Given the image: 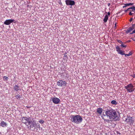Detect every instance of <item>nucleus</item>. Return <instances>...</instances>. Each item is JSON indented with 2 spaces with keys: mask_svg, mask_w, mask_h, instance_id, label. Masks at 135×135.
<instances>
[{
  "mask_svg": "<svg viewBox=\"0 0 135 135\" xmlns=\"http://www.w3.org/2000/svg\"><path fill=\"white\" fill-rule=\"evenodd\" d=\"M106 115L111 121H115L118 120V114L115 110L111 108L107 109L106 111Z\"/></svg>",
  "mask_w": 135,
  "mask_h": 135,
  "instance_id": "nucleus-1",
  "label": "nucleus"
},
{
  "mask_svg": "<svg viewBox=\"0 0 135 135\" xmlns=\"http://www.w3.org/2000/svg\"><path fill=\"white\" fill-rule=\"evenodd\" d=\"M70 117V120L77 124L80 123L83 120L82 118L79 115H71Z\"/></svg>",
  "mask_w": 135,
  "mask_h": 135,
  "instance_id": "nucleus-2",
  "label": "nucleus"
},
{
  "mask_svg": "<svg viewBox=\"0 0 135 135\" xmlns=\"http://www.w3.org/2000/svg\"><path fill=\"white\" fill-rule=\"evenodd\" d=\"M28 124L30 125V128H31L32 130L33 131L35 129L36 124L35 120L33 118H31Z\"/></svg>",
  "mask_w": 135,
  "mask_h": 135,
  "instance_id": "nucleus-3",
  "label": "nucleus"
},
{
  "mask_svg": "<svg viewBox=\"0 0 135 135\" xmlns=\"http://www.w3.org/2000/svg\"><path fill=\"white\" fill-rule=\"evenodd\" d=\"M134 86L132 84H130L127 86H125V88L127 91L130 93H131L134 90Z\"/></svg>",
  "mask_w": 135,
  "mask_h": 135,
  "instance_id": "nucleus-4",
  "label": "nucleus"
},
{
  "mask_svg": "<svg viewBox=\"0 0 135 135\" xmlns=\"http://www.w3.org/2000/svg\"><path fill=\"white\" fill-rule=\"evenodd\" d=\"M125 121L131 126L133 124L134 122L133 118L130 116H127Z\"/></svg>",
  "mask_w": 135,
  "mask_h": 135,
  "instance_id": "nucleus-5",
  "label": "nucleus"
},
{
  "mask_svg": "<svg viewBox=\"0 0 135 135\" xmlns=\"http://www.w3.org/2000/svg\"><path fill=\"white\" fill-rule=\"evenodd\" d=\"M21 121L22 123H25L26 125L28 123H29V121L31 119V118L29 117L28 118L27 117H23L21 118Z\"/></svg>",
  "mask_w": 135,
  "mask_h": 135,
  "instance_id": "nucleus-6",
  "label": "nucleus"
},
{
  "mask_svg": "<svg viewBox=\"0 0 135 135\" xmlns=\"http://www.w3.org/2000/svg\"><path fill=\"white\" fill-rule=\"evenodd\" d=\"M67 84L66 82L62 80H60L57 82V85L60 87L66 86Z\"/></svg>",
  "mask_w": 135,
  "mask_h": 135,
  "instance_id": "nucleus-7",
  "label": "nucleus"
},
{
  "mask_svg": "<svg viewBox=\"0 0 135 135\" xmlns=\"http://www.w3.org/2000/svg\"><path fill=\"white\" fill-rule=\"evenodd\" d=\"M65 2L67 6H72L75 5V2L74 1L71 0H66Z\"/></svg>",
  "mask_w": 135,
  "mask_h": 135,
  "instance_id": "nucleus-8",
  "label": "nucleus"
},
{
  "mask_svg": "<svg viewBox=\"0 0 135 135\" xmlns=\"http://www.w3.org/2000/svg\"><path fill=\"white\" fill-rule=\"evenodd\" d=\"M135 28V24H133L131 27H129L126 31V33H127L130 32L134 30Z\"/></svg>",
  "mask_w": 135,
  "mask_h": 135,
  "instance_id": "nucleus-9",
  "label": "nucleus"
},
{
  "mask_svg": "<svg viewBox=\"0 0 135 135\" xmlns=\"http://www.w3.org/2000/svg\"><path fill=\"white\" fill-rule=\"evenodd\" d=\"M14 21V19L7 20L4 22V23L6 25H8L12 23Z\"/></svg>",
  "mask_w": 135,
  "mask_h": 135,
  "instance_id": "nucleus-10",
  "label": "nucleus"
},
{
  "mask_svg": "<svg viewBox=\"0 0 135 135\" xmlns=\"http://www.w3.org/2000/svg\"><path fill=\"white\" fill-rule=\"evenodd\" d=\"M53 102L55 104H58L60 102V99L57 98H51Z\"/></svg>",
  "mask_w": 135,
  "mask_h": 135,
  "instance_id": "nucleus-11",
  "label": "nucleus"
},
{
  "mask_svg": "<svg viewBox=\"0 0 135 135\" xmlns=\"http://www.w3.org/2000/svg\"><path fill=\"white\" fill-rule=\"evenodd\" d=\"M61 76L63 78H68L69 77V74L65 72H63L61 74Z\"/></svg>",
  "mask_w": 135,
  "mask_h": 135,
  "instance_id": "nucleus-12",
  "label": "nucleus"
},
{
  "mask_svg": "<svg viewBox=\"0 0 135 135\" xmlns=\"http://www.w3.org/2000/svg\"><path fill=\"white\" fill-rule=\"evenodd\" d=\"M103 111V109L101 108H98L97 109V112L100 115L102 114Z\"/></svg>",
  "mask_w": 135,
  "mask_h": 135,
  "instance_id": "nucleus-13",
  "label": "nucleus"
},
{
  "mask_svg": "<svg viewBox=\"0 0 135 135\" xmlns=\"http://www.w3.org/2000/svg\"><path fill=\"white\" fill-rule=\"evenodd\" d=\"M20 89V87L18 85H15L13 87V89L16 91H18Z\"/></svg>",
  "mask_w": 135,
  "mask_h": 135,
  "instance_id": "nucleus-14",
  "label": "nucleus"
},
{
  "mask_svg": "<svg viewBox=\"0 0 135 135\" xmlns=\"http://www.w3.org/2000/svg\"><path fill=\"white\" fill-rule=\"evenodd\" d=\"M7 124L6 123L4 122V121H2L0 123V126L3 127H5L7 126Z\"/></svg>",
  "mask_w": 135,
  "mask_h": 135,
  "instance_id": "nucleus-15",
  "label": "nucleus"
},
{
  "mask_svg": "<svg viewBox=\"0 0 135 135\" xmlns=\"http://www.w3.org/2000/svg\"><path fill=\"white\" fill-rule=\"evenodd\" d=\"M22 95H20L19 94H17V95H16L15 96V97L16 99H17L18 100L20 99L21 98H22Z\"/></svg>",
  "mask_w": 135,
  "mask_h": 135,
  "instance_id": "nucleus-16",
  "label": "nucleus"
},
{
  "mask_svg": "<svg viewBox=\"0 0 135 135\" xmlns=\"http://www.w3.org/2000/svg\"><path fill=\"white\" fill-rule=\"evenodd\" d=\"M108 19V15H106L105 17L104 18V20H103L104 22H106L107 21Z\"/></svg>",
  "mask_w": 135,
  "mask_h": 135,
  "instance_id": "nucleus-17",
  "label": "nucleus"
},
{
  "mask_svg": "<svg viewBox=\"0 0 135 135\" xmlns=\"http://www.w3.org/2000/svg\"><path fill=\"white\" fill-rule=\"evenodd\" d=\"M111 103L113 105H116L117 104V103L116 101L113 100L111 102Z\"/></svg>",
  "mask_w": 135,
  "mask_h": 135,
  "instance_id": "nucleus-18",
  "label": "nucleus"
},
{
  "mask_svg": "<svg viewBox=\"0 0 135 135\" xmlns=\"http://www.w3.org/2000/svg\"><path fill=\"white\" fill-rule=\"evenodd\" d=\"M133 4V3H125L124 4V5H126V6L127 7V6H132Z\"/></svg>",
  "mask_w": 135,
  "mask_h": 135,
  "instance_id": "nucleus-19",
  "label": "nucleus"
},
{
  "mask_svg": "<svg viewBox=\"0 0 135 135\" xmlns=\"http://www.w3.org/2000/svg\"><path fill=\"white\" fill-rule=\"evenodd\" d=\"M101 117L102 119H104V121L106 122H109L110 121H111L110 120V119H104V117H103V116H101Z\"/></svg>",
  "mask_w": 135,
  "mask_h": 135,
  "instance_id": "nucleus-20",
  "label": "nucleus"
},
{
  "mask_svg": "<svg viewBox=\"0 0 135 135\" xmlns=\"http://www.w3.org/2000/svg\"><path fill=\"white\" fill-rule=\"evenodd\" d=\"M132 54V53L130 52L128 54H125V56H129L130 55H131Z\"/></svg>",
  "mask_w": 135,
  "mask_h": 135,
  "instance_id": "nucleus-21",
  "label": "nucleus"
},
{
  "mask_svg": "<svg viewBox=\"0 0 135 135\" xmlns=\"http://www.w3.org/2000/svg\"><path fill=\"white\" fill-rule=\"evenodd\" d=\"M3 78L4 80H7L8 79V78L7 76H4L3 77Z\"/></svg>",
  "mask_w": 135,
  "mask_h": 135,
  "instance_id": "nucleus-22",
  "label": "nucleus"
},
{
  "mask_svg": "<svg viewBox=\"0 0 135 135\" xmlns=\"http://www.w3.org/2000/svg\"><path fill=\"white\" fill-rule=\"evenodd\" d=\"M39 122L41 124H43L44 123V121L42 120V119H40L39 120Z\"/></svg>",
  "mask_w": 135,
  "mask_h": 135,
  "instance_id": "nucleus-23",
  "label": "nucleus"
},
{
  "mask_svg": "<svg viewBox=\"0 0 135 135\" xmlns=\"http://www.w3.org/2000/svg\"><path fill=\"white\" fill-rule=\"evenodd\" d=\"M120 46H121L122 47H126L127 46L126 45H125L123 43L121 44L120 45Z\"/></svg>",
  "mask_w": 135,
  "mask_h": 135,
  "instance_id": "nucleus-24",
  "label": "nucleus"
},
{
  "mask_svg": "<svg viewBox=\"0 0 135 135\" xmlns=\"http://www.w3.org/2000/svg\"><path fill=\"white\" fill-rule=\"evenodd\" d=\"M131 9H132V11H135V7H134V6H133L132 7H131Z\"/></svg>",
  "mask_w": 135,
  "mask_h": 135,
  "instance_id": "nucleus-25",
  "label": "nucleus"
},
{
  "mask_svg": "<svg viewBox=\"0 0 135 135\" xmlns=\"http://www.w3.org/2000/svg\"><path fill=\"white\" fill-rule=\"evenodd\" d=\"M119 54H120L122 52V51L120 49L117 51Z\"/></svg>",
  "mask_w": 135,
  "mask_h": 135,
  "instance_id": "nucleus-26",
  "label": "nucleus"
},
{
  "mask_svg": "<svg viewBox=\"0 0 135 135\" xmlns=\"http://www.w3.org/2000/svg\"><path fill=\"white\" fill-rule=\"evenodd\" d=\"M116 51H118L120 49V48H119V47L118 46H117L116 47Z\"/></svg>",
  "mask_w": 135,
  "mask_h": 135,
  "instance_id": "nucleus-27",
  "label": "nucleus"
},
{
  "mask_svg": "<svg viewBox=\"0 0 135 135\" xmlns=\"http://www.w3.org/2000/svg\"><path fill=\"white\" fill-rule=\"evenodd\" d=\"M117 41L120 44H123V42H122L121 40H117Z\"/></svg>",
  "mask_w": 135,
  "mask_h": 135,
  "instance_id": "nucleus-28",
  "label": "nucleus"
},
{
  "mask_svg": "<svg viewBox=\"0 0 135 135\" xmlns=\"http://www.w3.org/2000/svg\"><path fill=\"white\" fill-rule=\"evenodd\" d=\"M135 33V29L133 30L132 32L130 33V34H132Z\"/></svg>",
  "mask_w": 135,
  "mask_h": 135,
  "instance_id": "nucleus-29",
  "label": "nucleus"
},
{
  "mask_svg": "<svg viewBox=\"0 0 135 135\" xmlns=\"http://www.w3.org/2000/svg\"><path fill=\"white\" fill-rule=\"evenodd\" d=\"M106 114V111H105V114H103V115H102V116H103V117H105V116H106L107 117V115Z\"/></svg>",
  "mask_w": 135,
  "mask_h": 135,
  "instance_id": "nucleus-30",
  "label": "nucleus"
},
{
  "mask_svg": "<svg viewBox=\"0 0 135 135\" xmlns=\"http://www.w3.org/2000/svg\"><path fill=\"white\" fill-rule=\"evenodd\" d=\"M114 28L115 29L117 28L116 23H115V25H114Z\"/></svg>",
  "mask_w": 135,
  "mask_h": 135,
  "instance_id": "nucleus-31",
  "label": "nucleus"
},
{
  "mask_svg": "<svg viewBox=\"0 0 135 135\" xmlns=\"http://www.w3.org/2000/svg\"><path fill=\"white\" fill-rule=\"evenodd\" d=\"M123 52H124V51H123L122 52V54H120L121 55H125V54L124 53H123Z\"/></svg>",
  "mask_w": 135,
  "mask_h": 135,
  "instance_id": "nucleus-32",
  "label": "nucleus"
},
{
  "mask_svg": "<svg viewBox=\"0 0 135 135\" xmlns=\"http://www.w3.org/2000/svg\"><path fill=\"white\" fill-rule=\"evenodd\" d=\"M59 3L60 5H62V3L61 2V1L60 0V2H59Z\"/></svg>",
  "mask_w": 135,
  "mask_h": 135,
  "instance_id": "nucleus-33",
  "label": "nucleus"
},
{
  "mask_svg": "<svg viewBox=\"0 0 135 135\" xmlns=\"http://www.w3.org/2000/svg\"><path fill=\"white\" fill-rule=\"evenodd\" d=\"M133 14H134V13H131V12L129 13V15H132Z\"/></svg>",
  "mask_w": 135,
  "mask_h": 135,
  "instance_id": "nucleus-34",
  "label": "nucleus"
},
{
  "mask_svg": "<svg viewBox=\"0 0 135 135\" xmlns=\"http://www.w3.org/2000/svg\"><path fill=\"white\" fill-rule=\"evenodd\" d=\"M128 10H129V9H127L125 10L124 11L125 12H126L127 11H128Z\"/></svg>",
  "mask_w": 135,
  "mask_h": 135,
  "instance_id": "nucleus-35",
  "label": "nucleus"
},
{
  "mask_svg": "<svg viewBox=\"0 0 135 135\" xmlns=\"http://www.w3.org/2000/svg\"><path fill=\"white\" fill-rule=\"evenodd\" d=\"M132 20H133L132 18H130V19L129 20V21L131 22L132 21Z\"/></svg>",
  "mask_w": 135,
  "mask_h": 135,
  "instance_id": "nucleus-36",
  "label": "nucleus"
},
{
  "mask_svg": "<svg viewBox=\"0 0 135 135\" xmlns=\"http://www.w3.org/2000/svg\"><path fill=\"white\" fill-rule=\"evenodd\" d=\"M117 133L118 134H121V133H120V132L118 131L117 132Z\"/></svg>",
  "mask_w": 135,
  "mask_h": 135,
  "instance_id": "nucleus-37",
  "label": "nucleus"
},
{
  "mask_svg": "<svg viewBox=\"0 0 135 135\" xmlns=\"http://www.w3.org/2000/svg\"><path fill=\"white\" fill-rule=\"evenodd\" d=\"M110 14V13L109 12H108V15L109 16Z\"/></svg>",
  "mask_w": 135,
  "mask_h": 135,
  "instance_id": "nucleus-38",
  "label": "nucleus"
},
{
  "mask_svg": "<svg viewBox=\"0 0 135 135\" xmlns=\"http://www.w3.org/2000/svg\"><path fill=\"white\" fill-rule=\"evenodd\" d=\"M132 76L133 78H135V74H134Z\"/></svg>",
  "mask_w": 135,
  "mask_h": 135,
  "instance_id": "nucleus-39",
  "label": "nucleus"
},
{
  "mask_svg": "<svg viewBox=\"0 0 135 135\" xmlns=\"http://www.w3.org/2000/svg\"><path fill=\"white\" fill-rule=\"evenodd\" d=\"M127 7L126 6V5H124V6H123V8H124L125 7Z\"/></svg>",
  "mask_w": 135,
  "mask_h": 135,
  "instance_id": "nucleus-40",
  "label": "nucleus"
},
{
  "mask_svg": "<svg viewBox=\"0 0 135 135\" xmlns=\"http://www.w3.org/2000/svg\"><path fill=\"white\" fill-rule=\"evenodd\" d=\"M131 7H130V8H128V9H129V10H128V11H130V10H130V9H131Z\"/></svg>",
  "mask_w": 135,
  "mask_h": 135,
  "instance_id": "nucleus-41",
  "label": "nucleus"
},
{
  "mask_svg": "<svg viewBox=\"0 0 135 135\" xmlns=\"http://www.w3.org/2000/svg\"><path fill=\"white\" fill-rule=\"evenodd\" d=\"M110 4V3H108V6H109Z\"/></svg>",
  "mask_w": 135,
  "mask_h": 135,
  "instance_id": "nucleus-42",
  "label": "nucleus"
},
{
  "mask_svg": "<svg viewBox=\"0 0 135 135\" xmlns=\"http://www.w3.org/2000/svg\"><path fill=\"white\" fill-rule=\"evenodd\" d=\"M133 40L134 41H135V39H134V40Z\"/></svg>",
  "mask_w": 135,
  "mask_h": 135,
  "instance_id": "nucleus-43",
  "label": "nucleus"
},
{
  "mask_svg": "<svg viewBox=\"0 0 135 135\" xmlns=\"http://www.w3.org/2000/svg\"><path fill=\"white\" fill-rule=\"evenodd\" d=\"M134 37H135V35L134 36Z\"/></svg>",
  "mask_w": 135,
  "mask_h": 135,
  "instance_id": "nucleus-44",
  "label": "nucleus"
}]
</instances>
